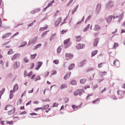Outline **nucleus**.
I'll return each instance as SVG.
<instances>
[{"label":"nucleus","mask_w":125,"mask_h":125,"mask_svg":"<svg viewBox=\"0 0 125 125\" xmlns=\"http://www.w3.org/2000/svg\"><path fill=\"white\" fill-rule=\"evenodd\" d=\"M84 92V91L83 89L77 90L74 92V94L75 96H76L78 95H81L82 94V93Z\"/></svg>","instance_id":"nucleus-1"},{"label":"nucleus","mask_w":125,"mask_h":125,"mask_svg":"<svg viewBox=\"0 0 125 125\" xmlns=\"http://www.w3.org/2000/svg\"><path fill=\"white\" fill-rule=\"evenodd\" d=\"M15 109L14 106L12 105H8L6 106L4 108V110H6L10 111Z\"/></svg>","instance_id":"nucleus-2"},{"label":"nucleus","mask_w":125,"mask_h":125,"mask_svg":"<svg viewBox=\"0 0 125 125\" xmlns=\"http://www.w3.org/2000/svg\"><path fill=\"white\" fill-rule=\"evenodd\" d=\"M20 53H17L15 54L11 57V60L12 61H14L19 58L21 56Z\"/></svg>","instance_id":"nucleus-3"},{"label":"nucleus","mask_w":125,"mask_h":125,"mask_svg":"<svg viewBox=\"0 0 125 125\" xmlns=\"http://www.w3.org/2000/svg\"><path fill=\"white\" fill-rule=\"evenodd\" d=\"M125 92L124 91H117V94L119 95V97L120 98L123 97L125 95Z\"/></svg>","instance_id":"nucleus-4"},{"label":"nucleus","mask_w":125,"mask_h":125,"mask_svg":"<svg viewBox=\"0 0 125 125\" xmlns=\"http://www.w3.org/2000/svg\"><path fill=\"white\" fill-rule=\"evenodd\" d=\"M70 40V39L68 38L65 40L64 42V44L66 45V46L67 47H69L71 44V43Z\"/></svg>","instance_id":"nucleus-5"},{"label":"nucleus","mask_w":125,"mask_h":125,"mask_svg":"<svg viewBox=\"0 0 125 125\" xmlns=\"http://www.w3.org/2000/svg\"><path fill=\"white\" fill-rule=\"evenodd\" d=\"M114 5L113 2L111 1H109L107 4L106 8H111L114 6Z\"/></svg>","instance_id":"nucleus-6"},{"label":"nucleus","mask_w":125,"mask_h":125,"mask_svg":"<svg viewBox=\"0 0 125 125\" xmlns=\"http://www.w3.org/2000/svg\"><path fill=\"white\" fill-rule=\"evenodd\" d=\"M32 71L27 73V71L25 70L24 72V77H26L27 76L30 77L32 74Z\"/></svg>","instance_id":"nucleus-7"},{"label":"nucleus","mask_w":125,"mask_h":125,"mask_svg":"<svg viewBox=\"0 0 125 125\" xmlns=\"http://www.w3.org/2000/svg\"><path fill=\"white\" fill-rule=\"evenodd\" d=\"M65 56L66 59L67 60L72 59L73 57V54L71 53H66L65 54Z\"/></svg>","instance_id":"nucleus-8"},{"label":"nucleus","mask_w":125,"mask_h":125,"mask_svg":"<svg viewBox=\"0 0 125 125\" xmlns=\"http://www.w3.org/2000/svg\"><path fill=\"white\" fill-rule=\"evenodd\" d=\"M85 47L84 45L80 43L78 44L76 46L77 49H79L84 48Z\"/></svg>","instance_id":"nucleus-9"},{"label":"nucleus","mask_w":125,"mask_h":125,"mask_svg":"<svg viewBox=\"0 0 125 125\" xmlns=\"http://www.w3.org/2000/svg\"><path fill=\"white\" fill-rule=\"evenodd\" d=\"M62 20V18L61 17H59L56 20L55 23V25L56 26H58Z\"/></svg>","instance_id":"nucleus-10"},{"label":"nucleus","mask_w":125,"mask_h":125,"mask_svg":"<svg viewBox=\"0 0 125 125\" xmlns=\"http://www.w3.org/2000/svg\"><path fill=\"white\" fill-rule=\"evenodd\" d=\"M20 65V62H19L17 61L14 63L13 64L14 68L15 69L18 68Z\"/></svg>","instance_id":"nucleus-11"},{"label":"nucleus","mask_w":125,"mask_h":125,"mask_svg":"<svg viewBox=\"0 0 125 125\" xmlns=\"http://www.w3.org/2000/svg\"><path fill=\"white\" fill-rule=\"evenodd\" d=\"M114 65L117 67H119L120 65V62L118 60H116L114 62Z\"/></svg>","instance_id":"nucleus-12"},{"label":"nucleus","mask_w":125,"mask_h":125,"mask_svg":"<svg viewBox=\"0 0 125 125\" xmlns=\"http://www.w3.org/2000/svg\"><path fill=\"white\" fill-rule=\"evenodd\" d=\"M11 33L9 32L6 33L4 35L2 36V38L4 39L8 37L11 36Z\"/></svg>","instance_id":"nucleus-13"},{"label":"nucleus","mask_w":125,"mask_h":125,"mask_svg":"<svg viewBox=\"0 0 125 125\" xmlns=\"http://www.w3.org/2000/svg\"><path fill=\"white\" fill-rule=\"evenodd\" d=\"M113 17L112 15H110L107 18L106 20L108 23H110L111 22Z\"/></svg>","instance_id":"nucleus-14"},{"label":"nucleus","mask_w":125,"mask_h":125,"mask_svg":"<svg viewBox=\"0 0 125 125\" xmlns=\"http://www.w3.org/2000/svg\"><path fill=\"white\" fill-rule=\"evenodd\" d=\"M75 41L77 42H80L81 39V37L80 35L76 36L75 37Z\"/></svg>","instance_id":"nucleus-15"},{"label":"nucleus","mask_w":125,"mask_h":125,"mask_svg":"<svg viewBox=\"0 0 125 125\" xmlns=\"http://www.w3.org/2000/svg\"><path fill=\"white\" fill-rule=\"evenodd\" d=\"M101 29V27L100 26L97 25H95L94 26V30L95 31H98Z\"/></svg>","instance_id":"nucleus-16"},{"label":"nucleus","mask_w":125,"mask_h":125,"mask_svg":"<svg viewBox=\"0 0 125 125\" xmlns=\"http://www.w3.org/2000/svg\"><path fill=\"white\" fill-rule=\"evenodd\" d=\"M15 110L16 109H15L9 111L7 113L8 115H10L14 113L15 112Z\"/></svg>","instance_id":"nucleus-17"},{"label":"nucleus","mask_w":125,"mask_h":125,"mask_svg":"<svg viewBox=\"0 0 125 125\" xmlns=\"http://www.w3.org/2000/svg\"><path fill=\"white\" fill-rule=\"evenodd\" d=\"M71 74V72H69L67 73L64 76V79L65 80H66L67 78H69L70 77Z\"/></svg>","instance_id":"nucleus-18"},{"label":"nucleus","mask_w":125,"mask_h":125,"mask_svg":"<svg viewBox=\"0 0 125 125\" xmlns=\"http://www.w3.org/2000/svg\"><path fill=\"white\" fill-rule=\"evenodd\" d=\"M99 39L98 38H97L96 39L94 42V47H96L97 45V43L99 42Z\"/></svg>","instance_id":"nucleus-19"},{"label":"nucleus","mask_w":125,"mask_h":125,"mask_svg":"<svg viewBox=\"0 0 125 125\" xmlns=\"http://www.w3.org/2000/svg\"><path fill=\"white\" fill-rule=\"evenodd\" d=\"M75 66V64L74 63L71 64L69 66L68 69L69 70H71L74 68Z\"/></svg>","instance_id":"nucleus-20"},{"label":"nucleus","mask_w":125,"mask_h":125,"mask_svg":"<svg viewBox=\"0 0 125 125\" xmlns=\"http://www.w3.org/2000/svg\"><path fill=\"white\" fill-rule=\"evenodd\" d=\"M42 64V62H38V63L37 66L36 68V70H38L41 67Z\"/></svg>","instance_id":"nucleus-21"},{"label":"nucleus","mask_w":125,"mask_h":125,"mask_svg":"<svg viewBox=\"0 0 125 125\" xmlns=\"http://www.w3.org/2000/svg\"><path fill=\"white\" fill-rule=\"evenodd\" d=\"M54 0H53L51 1L50 3H49L47 6L44 8V10H45L47 8L51 6L52 5V4L53 3H54Z\"/></svg>","instance_id":"nucleus-22"},{"label":"nucleus","mask_w":125,"mask_h":125,"mask_svg":"<svg viewBox=\"0 0 125 125\" xmlns=\"http://www.w3.org/2000/svg\"><path fill=\"white\" fill-rule=\"evenodd\" d=\"M18 89V85L16 84L14 86L13 91L14 92H15Z\"/></svg>","instance_id":"nucleus-23"},{"label":"nucleus","mask_w":125,"mask_h":125,"mask_svg":"<svg viewBox=\"0 0 125 125\" xmlns=\"http://www.w3.org/2000/svg\"><path fill=\"white\" fill-rule=\"evenodd\" d=\"M101 5L100 4H98L97 8H96V11L98 12V13L100 11V10L101 8Z\"/></svg>","instance_id":"nucleus-24"},{"label":"nucleus","mask_w":125,"mask_h":125,"mask_svg":"<svg viewBox=\"0 0 125 125\" xmlns=\"http://www.w3.org/2000/svg\"><path fill=\"white\" fill-rule=\"evenodd\" d=\"M62 48V45L60 46L59 47L57 50V52L58 53H59Z\"/></svg>","instance_id":"nucleus-25"},{"label":"nucleus","mask_w":125,"mask_h":125,"mask_svg":"<svg viewBox=\"0 0 125 125\" xmlns=\"http://www.w3.org/2000/svg\"><path fill=\"white\" fill-rule=\"evenodd\" d=\"M40 10V8H38L35 9L34 11H32L31 13H32V14H33L34 13L37 12L39 11Z\"/></svg>","instance_id":"nucleus-26"},{"label":"nucleus","mask_w":125,"mask_h":125,"mask_svg":"<svg viewBox=\"0 0 125 125\" xmlns=\"http://www.w3.org/2000/svg\"><path fill=\"white\" fill-rule=\"evenodd\" d=\"M106 72H100L99 73L101 77H103L106 75Z\"/></svg>","instance_id":"nucleus-27"},{"label":"nucleus","mask_w":125,"mask_h":125,"mask_svg":"<svg viewBox=\"0 0 125 125\" xmlns=\"http://www.w3.org/2000/svg\"><path fill=\"white\" fill-rule=\"evenodd\" d=\"M67 87V85L66 83H63L61 86V89H63L66 88Z\"/></svg>","instance_id":"nucleus-28"},{"label":"nucleus","mask_w":125,"mask_h":125,"mask_svg":"<svg viewBox=\"0 0 125 125\" xmlns=\"http://www.w3.org/2000/svg\"><path fill=\"white\" fill-rule=\"evenodd\" d=\"M97 50H95L92 53L91 56L92 57L95 55L97 53Z\"/></svg>","instance_id":"nucleus-29"},{"label":"nucleus","mask_w":125,"mask_h":125,"mask_svg":"<svg viewBox=\"0 0 125 125\" xmlns=\"http://www.w3.org/2000/svg\"><path fill=\"white\" fill-rule=\"evenodd\" d=\"M86 80L85 79H81L80 81V82L81 83L84 84L85 83Z\"/></svg>","instance_id":"nucleus-30"},{"label":"nucleus","mask_w":125,"mask_h":125,"mask_svg":"<svg viewBox=\"0 0 125 125\" xmlns=\"http://www.w3.org/2000/svg\"><path fill=\"white\" fill-rule=\"evenodd\" d=\"M24 62L26 63L28 62H29V60H28V57L27 56L25 57L23 59Z\"/></svg>","instance_id":"nucleus-31"},{"label":"nucleus","mask_w":125,"mask_h":125,"mask_svg":"<svg viewBox=\"0 0 125 125\" xmlns=\"http://www.w3.org/2000/svg\"><path fill=\"white\" fill-rule=\"evenodd\" d=\"M13 91L12 90H11L10 91V99H11L13 97Z\"/></svg>","instance_id":"nucleus-32"},{"label":"nucleus","mask_w":125,"mask_h":125,"mask_svg":"<svg viewBox=\"0 0 125 125\" xmlns=\"http://www.w3.org/2000/svg\"><path fill=\"white\" fill-rule=\"evenodd\" d=\"M27 42H22L21 45L20 46V47H22L25 46L27 44Z\"/></svg>","instance_id":"nucleus-33"},{"label":"nucleus","mask_w":125,"mask_h":125,"mask_svg":"<svg viewBox=\"0 0 125 125\" xmlns=\"http://www.w3.org/2000/svg\"><path fill=\"white\" fill-rule=\"evenodd\" d=\"M90 26V24H88L87 26L84 29L83 31H86L89 28Z\"/></svg>","instance_id":"nucleus-34"},{"label":"nucleus","mask_w":125,"mask_h":125,"mask_svg":"<svg viewBox=\"0 0 125 125\" xmlns=\"http://www.w3.org/2000/svg\"><path fill=\"white\" fill-rule=\"evenodd\" d=\"M119 46V44L117 42H115L113 46V48L115 49L116 47H118Z\"/></svg>","instance_id":"nucleus-35"},{"label":"nucleus","mask_w":125,"mask_h":125,"mask_svg":"<svg viewBox=\"0 0 125 125\" xmlns=\"http://www.w3.org/2000/svg\"><path fill=\"white\" fill-rule=\"evenodd\" d=\"M71 83L72 85H76L77 84V83L75 81L73 80L71 82Z\"/></svg>","instance_id":"nucleus-36"},{"label":"nucleus","mask_w":125,"mask_h":125,"mask_svg":"<svg viewBox=\"0 0 125 125\" xmlns=\"http://www.w3.org/2000/svg\"><path fill=\"white\" fill-rule=\"evenodd\" d=\"M42 45L41 43H40L37 44L34 47V49H36L39 47H40Z\"/></svg>","instance_id":"nucleus-37"},{"label":"nucleus","mask_w":125,"mask_h":125,"mask_svg":"<svg viewBox=\"0 0 125 125\" xmlns=\"http://www.w3.org/2000/svg\"><path fill=\"white\" fill-rule=\"evenodd\" d=\"M14 52L13 51L12 49H10L8 52V54H10L13 53Z\"/></svg>","instance_id":"nucleus-38"},{"label":"nucleus","mask_w":125,"mask_h":125,"mask_svg":"<svg viewBox=\"0 0 125 125\" xmlns=\"http://www.w3.org/2000/svg\"><path fill=\"white\" fill-rule=\"evenodd\" d=\"M5 91V89H3L1 91H0V97H1V95Z\"/></svg>","instance_id":"nucleus-39"},{"label":"nucleus","mask_w":125,"mask_h":125,"mask_svg":"<svg viewBox=\"0 0 125 125\" xmlns=\"http://www.w3.org/2000/svg\"><path fill=\"white\" fill-rule=\"evenodd\" d=\"M78 8V7L77 6L75 7L73 9V10H72V14H73L77 10V8Z\"/></svg>","instance_id":"nucleus-40"},{"label":"nucleus","mask_w":125,"mask_h":125,"mask_svg":"<svg viewBox=\"0 0 125 125\" xmlns=\"http://www.w3.org/2000/svg\"><path fill=\"white\" fill-rule=\"evenodd\" d=\"M53 62L56 64H58L59 63V61L58 60H55L53 61Z\"/></svg>","instance_id":"nucleus-41"},{"label":"nucleus","mask_w":125,"mask_h":125,"mask_svg":"<svg viewBox=\"0 0 125 125\" xmlns=\"http://www.w3.org/2000/svg\"><path fill=\"white\" fill-rule=\"evenodd\" d=\"M37 54L36 53L34 54L33 55H31V59H34L36 56L37 55Z\"/></svg>","instance_id":"nucleus-42"},{"label":"nucleus","mask_w":125,"mask_h":125,"mask_svg":"<svg viewBox=\"0 0 125 125\" xmlns=\"http://www.w3.org/2000/svg\"><path fill=\"white\" fill-rule=\"evenodd\" d=\"M100 100V99L99 98H97L96 99L94 100L92 102V103L93 104H94L96 102H98V101H99Z\"/></svg>","instance_id":"nucleus-43"},{"label":"nucleus","mask_w":125,"mask_h":125,"mask_svg":"<svg viewBox=\"0 0 125 125\" xmlns=\"http://www.w3.org/2000/svg\"><path fill=\"white\" fill-rule=\"evenodd\" d=\"M86 63V61L85 60L81 62L80 63V65L81 66H82L84 65Z\"/></svg>","instance_id":"nucleus-44"},{"label":"nucleus","mask_w":125,"mask_h":125,"mask_svg":"<svg viewBox=\"0 0 125 125\" xmlns=\"http://www.w3.org/2000/svg\"><path fill=\"white\" fill-rule=\"evenodd\" d=\"M92 95H93V94H89L88 95L87 97H86V99L87 100H90V96H91Z\"/></svg>","instance_id":"nucleus-45"},{"label":"nucleus","mask_w":125,"mask_h":125,"mask_svg":"<svg viewBox=\"0 0 125 125\" xmlns=\"http://www.w3.org/2000/svg\"><path fill=\"white\" fill-rule=\"evenodd\" d=\"M49 106V105L47 104L45 105L44 107L42 108H43V109H44L46 110V109L48 108Z\"/></svg>","instance_id":"nucleus-46"},{"label":"nucleus","mask_w":125,"mask_h":125,"mask_svg":"<svg viewBox=\"0 0 125 125\" xmlns=\"http://www.w3.org/2000/svg\"><path fill=\"white\" fill-rule=\"evenodd\" d=\"M43 109V108L42 107H39L35 109H34L35 111H36V112L38 111V110H42Z\"/></svg>","instance_id":"nucleus-47"},{"label":"nucleus","mask_w":125,"mask_h":125,"mask_svg":"<svg viewBox=\"0 0 125 125\" xmlns=\"http://www.w3.org/2000/svg\"><path fill=\"white\" fill-rule=\"evenodd\" d=\"M48 26H47L45 27H43V28H41L40 29V31H43L45 29H46L47 28Z\"/></svg>","instance_id":"nucleus-48"},{"label":"nucleus","mask_w":125,"mask_h":125,"mask_svg":"<svg viewBox=\"0 0 125 125\" xmlns=\"http://www.w3.org/2000/svg\"><path fill=\"white\" fill-rule=\"evenodd\" d=\"M104 63V62L101 63H100V64H98V68H101V67H102L103 66V64Z\"/></svg>","instance_id":"nucleus-49"},{"label":"nucleus","mask_w":125,"mask_h":125,"mask_svg":"<svg viewBox=\"0 0 125 125\" xmlns=\"http://www.w3.org/2000/svg\"><path fill=\"white\" fill-rule=\"evenodd\" d=\"M34 63H31L30 65V69H32L34 67Z\"/></svg>","instance_id":"nucleus-50"},{"label":"nucleus","mask_w":125,"mask_h":125,"mask_svg":"<svg viewBox=\"0 0 125 125\" xmlns=\"http://www.w3.org/2000/svg\"><path fill=\"white\" fill-rule=\"evenodd\" d=\"M59 105L58 103L56 102L54 103L53 107H57Z\"/></svg>","instance_id":"nucleus-51"},{"label":"nucleus","mask_w":125,"mask_h":125,"mask_svg":"<svg viewBox=\"0 0 125 125\" xmlns=\"http://www.w3.org/2000/svg\"><path fill=\"white\" fill-rule=\"evenodd\" d=\"M41 79V77L40 76H38L36 77L35 79V81H36L37 80H39Z\"/></svg>","instance_id":"nucleus-52"},{"label":"nucleus","mask_w":125,"mask_h":125,"mask_svg":"<svg viewBox=\"0 0 125 125\" xmlns=\"http://www.w3.org/2000/svg\"><path fill=\"white\" fill-rule=\"evenodd\" d=\"M73 0H70L68 3L67 5V6H68L71 3Z\"/></svg>","instance_id":"nucleus-53"},{"label":"nucleus","mask_w":125,"mask_h":125,"mask_svg":"<svg viewBox=\"0 0 125 125\" xmlns=\"http://www.w3.org/2000/svg\"><path fill=\"white\" fill-rule=\"evenodd\" d=\"M6 123L7 124H11L13 123V121H7L6 122Z\"/></svg>","instance_id":"nucleus-54"},{"label":"nucleus","mask_w":125,"mask_h":125,"mask_svg":"<svg viewBox=\"0 0 125 125\" xmlns=\"http://www.w3.org/2000/svg\"><path fill=\"white\" fill-rule=\"evenodd\" d=\"M72 106L73 109L77 108V107L74 105H72Z\"/></svg>","instance_id":"nucleus-55"},{"label":"nucleus","mask_w":125,"mask_h":125,"mask_svg":"<svg viewBox=\"0 0 125 125\" xmlns=\"http://www.w3.org/2000/svg\"><path fill=\"white\" fill-rule=\"evenodd\" d=\"M19 34V32H17L15 34H13L12 36V37H13Z\"/></svg>","instance_id":"nucleus-56"},{"label":"nucleus","mask_w":125,"mask_h":125,"mask_svg":"<svg viewBox=\"0 0 125 125\" xmlns=\"http://www.w3.org/2000/svg\"><path fill=\"white\" fill-rule=\"evenodd\" d=\"M0 63L2 66H3L4 64V62L2 60H0Z\"/></svg>","instance_id":"nucleus-57"},{"label":"nucleus","mask_w":125,"mask_h":125,"mask_svg":"<svg viewBox=\"0 0 125 125\" xmlns=\"http://www.w3.org/2000/svg\"><path fill=\"white\" fill-rule=\"evenodd\" d=\"M35 76H36V75L35 74L33 75L31 77V79H34V78L35 77Z\"/></svg>","instance_id":"nucleus-58"},{"label":"nucleus","mask_w":125,"mask_h":125,"mask_svg":"<svg viewBox=\"0 0 125 125\" xmlns=\"http://www.w3.org/2000/svg\"><path fill=\"white\" fill-rule=\"evenodd\" d=\"M57 73V72L55 70H54L52 71V75H53L55 74H56Z\"/></svg>","instance_id":"nucleus-59"},{"label":"nucleus","mask_w":125,"mask_h":125,"mask_svg":"<svg viewBox=\"0 0 125 125\" xmlns=\"http://www.w3.org/2000/svg\"><path fill=\"white\" fill-rule=\"evenodd\" d=\"M59 11L58 10H57L56 12L54 13V16H56L57 15V14L59 12Z\"/></svg>","instance_id":"nucleus-60"},{"label":"nucleus","mask_w":125,"mask_h":125,"mask_svg":"<svg viewBox=\"0 0 125 125\" xmlns=\"http://www.w3.org/2000/svg\"><path fill=\"white\" fill-rule=\"evenodd\" d=\"M36 22V21H34L33 22H32L30 24L28 25V27L31 26H32L33 25V23L34 22Z\"/></svg>","instance_id":"nucleus-61"},{"label":"nucleus","mask_w":125,"mask_h":125,"mask_svg":"<svg viewBox=\"0 0 125 125\" xmlns=\"http://www.w3.org/2000/svg\"><path fill=\"white\" fill-rule=\"evenodd\" d=\"M31 101H29L26 104V106H27L28 105L31 104Z\"/></svg>","instance_id":"nucleus-62"},{"label":"nucleus","mask_w":125,"mask_h":125,"mask_svg":"<svg viewBox=\"0 0 125 125\" xmlns=\"http://www.w3.org/2000/svg\"><path fill=\"white\" fill-rule=\"evenodd\" d=\"M27 113L26 112V111H24L20 114V115L23 114H26Z\"/></svg>","instance_id":"nucleus-63"},{"label":"nucleus","mask_w":125,"mask_h":125,"mask_svg":"<svg viewBox=\"0 0 125 125\" xmlns=\"http://www.w3.org/2000/svg\"><path fill=\"white\" fill-rule=\"evenodd\" d=\"M67 31V30L65 31L62 30L61 31V33L62 34H63L65 33Z\"/></svg>","instance_id":"nucleus-64"}]
</instances>
